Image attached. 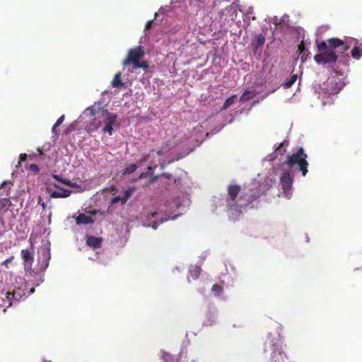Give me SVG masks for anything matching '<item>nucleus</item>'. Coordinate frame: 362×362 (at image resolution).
I'll return each mask as SVG.
<instances>
[{
	"label": "nucleus",
	"instance_id": "f257e3e1",
	"mask_svg": "<svg viewBox=\"0 0 362 362\" xmlns=\"http://www.w3.org/2000/svg\"><path fill=\"white\" fill-rule=\"evenodd\" d=\"M349 49L350 45L339 38L333 37L318 42V64H333L336 62L338 54L344 56Z\"/></svg>",
	"mask_w": 362,
	"mask_h": 362
},
{
	"label": "nucleus",
	"instance_id": "f03ea898",
	"mask_svg": "<svg viewBox=\"0 0 362 362\" xmlns=\"http://www.w3.org/2000/svg\"><path fill=\"white\" fill-rule=\"evenodd\" d=\"M86 112L90 119V125L88 130L96 129L100 127L102 121L105 122L106 124L103 129L104 132H107L109 135L112 134V125L117 119V115L110 113L108 110L103 108H94L89 107L86 110Z\"/></svg>",
	"mask_w": 362,
	"mask_h": 362
},
{
	"label": "nucleus",
	"instance_id": "7ed1b4c3",
	"mask_svg": "<svg viewBox=\"0 0 362 362\" xmlns=\"http://www.w3.org/2000/svg\"><path fill=\"white\" fill-rule=\"evenodd\" d=\"M240 191V187L238 185H230L228 187V197L226 199V211L230 219L235 221L238 219L242 214L239 207V199L237 201L238 195Z\"/></svg>",
	"mask_w": 362,
	"mask_h": 362
},
{
	"label": "nucleus",
	"instance_id": "20e7f679",
	"mask_svg": "<svg viewBox=\"0 0 362 362\" xmlns=\"http://www.w3.org/2000/svg\"><path fill=\"white\" fill-rule=\"evenodd\" d=\"M307 156L304 153L303 149L300 148L296 153H293L291 156L288 155L287 156L286 163L290 167L298 165L299 167V170L302 172V175L305 176L308 172V163L305 160Z\"/></svg>",
	"mask_w": 362,
	"mask_h": 362
},
{
	"label": "nucleus",
	"instance_id": "39448f33",
	"mask_svg": "<svg viewBox=\"0 0 362 362\" xmlns=\"http://www.w3.org/2000/svg\"><path fill=\"white\" fill-rule=\"evenodd\" d=\"M144 55L145 52L143 47H135L129 50L127 57L123 60L122 64L124 66L132 65L134 69Z\"/></svg>",
	"mask_w": 362,
	"mask_h": 362
},
{
	"label": "nucleus",
	"instance_id": "423d86ee",
	"mask_svg": "<svg viewBox=\"0 0 362 362\" xmlns=\"http://www.w3.org/2000/svg\"><path fill=\"white\" fill-rule=\"evenodd\" d=\"M293 181V176L288 171L284 172L280 177V182L282 186L283 192L287 198H290Z\"/></svg>",
	"mask_w": 362,
	"mask_h": 362
},
{
	"label": "nucleus",
	"instance_id": "0eeeda50",
	"mask_svg": "<svg viewBox=\"0 0 362 362\" xmlns=\"http://www.w3.org/2000/svg\"><path fill=\"white\" fill-rule=\"evenodd\" d=\"M326 86L323 89L326 90L327 94L336 95L342 89L344 85L338 77H334L327 80Z\"/></svg>",
	"mask_w": 362,
	"mask_h": 362
},
{
	"label": "nucleus",
	"instance_id": "6e6552de",
	"mask_svg": "<svg viewBox=\"0 0 362 362\" xmlns=\"http://www.w3.org/2000/svg\"><path fill=\"white\" fill-rule=\"evenodd\" d=\"M260 196V193L252 192L251 190H250L249 192L243 194L239 199L240 203L238 204L239 207H240V210L243 208L250 206V205L259 198Z\"/></svg>",
	"mask_w": 362,
	"mask_h": 362
},
{
	"label": "nucleus",
	"instance_id": "1a4fd4ad",
	"mask_svg": "<svg viewBox=\"0 0 362 362\" xmlns=\"http://www.w3.org/2000/svg\"><path fill=\"white\" fill-rule=\"evenodd\" d=\"M21 255L23 261L25 269L34 271V269L33 268V264L34 262V252L33 245L31 246L30 250H22L21 252Z\"/></svg>",
	"mask_w": 362,
	"mask_h": 362
},
{
	"label": "nucleus",
	"instance_id": "9d476101",
	"mask_svg": "<svg viewBox=\"0 0 362 362\" xmlns=\"http://www.w3.org/2000/svg\"><path fill=\"white\" fill-rule=\"evenodd\" d=\"M96 214L97 211L95 210H86V214H78V215L76 216V223L77 225L91 224L95 221L94 216Z\"/></svg>",
	"mask_w": 362,
	"mask_h": 362
},
{
	"label": "nucleus",
	"instance_id": "9b49d317",
	"mask_svg": "<svg viewBox=\"0 0 362 362\" xmlns=\"http://www.w3.org/2000/svg\"><path fill=\"white\" fill-rule=\"evenodd\" d=\"M179 215H175L172 217L170 216H168L167 214H163L161 212H156L154 214H151V219H152V226H158L160 224H162L164 223V221H168L169 219H175L177 216Z\"/></svg>",
	"mask_w": 362,
	"mask_h": 362
},
{
	"label": "nucleus",
	"instance_id": "f8f14e48",
	"mask_svg": "<svg viewBox=\"0 0 362 362\" xmlns=\"http://www.w3.org/2000/svg\"><path fill=\"white\" fill-rule=\"evenodd\" d=\"M86 245L92 249H98L102 246L103 238L102 237H95L91 235H86Z\"/></svg>",
	"mask_w": 362,
	"mask_h": 362
},
{
	"label": "nucleus",
	"instance_id": "ddd939ff",
	"mask_svg": "<svg viewBox=\"0 0 362 362\" xmlns=\"http://www.w3.org/2000/svg\"><path fill=\"white\" fill-rule=\"evenodd\" d=\"M134 190H135V189L133 187H130V188L127 189L124 192V195L122 197V196H116V197L112 198L110 203L112 204H117L118 202H121L122 204H125L127 202V200L131 197V196L132 195Z\"/></svg>",
	"mask_w": 362,
	"mask_h": 362
},
{
	"label": "nucleus",
	"instance_id": "4468645a",
	"mask_svg": "<svg viewBox=\"0 0 362 362\" xmlns=\"http://www.w3.org/2000/svg\"><path fill=\"white\" fill-rule=\"evenodd\" d=\"M54 187L59 189L61 192L52 191L50 193V197L52 198H66L71 194L72 191L70 189L61 188L56 184H54Z\"/></svg>",
	"mask_w": 362,
	"mask_h": 362
},
{
	"label": "nucleus",
	"instance_id": "2eb2a0df",
	"mask_svg": "<svg viewBox=\"0 0 362 362\" xmlns=\"http://www.w3.org/2000/svg\"><path fill=\"white\" fill-rule=\"evenodd\" d=\"M22 291L20 288L14 290L13 292H8L6 295V298L8 302V307L12 304L11 300H18L22 296Z\"/></svg>",
	"mask_w": 362,
	"mask_h": 362
},
{
	"label": "nucleus",
	"instance_id": "dca6fc26",
	"mask_svg": "<svg viewBox=\"0 0 362 362\" xmlns=\"http://www.w3.org/2000/svg\"><path fill=\"white\" fill-rule=\"evenodd\" d=\"M298 58L300 59V61L302 62H304L306 60L307 57L309 54V52H308V50L305 48L304 42L303 41L298 45Z\"/></svg>",
	"mask_w": 362,
	"mask_h": 362
},
{
	"label": "nucleus",
	"instance_id": "f3484780",
	"mask_svg": "<svg viewBox=\"0 0 362 362\" xmlns=\"http://www.w3.org/2000/svg\"><path fill=\"white\" fill-rule=\"evenodd\" d=\"M11 206V202L8 198H4L0 200V215L6 212Z\"/></svg>",
	"mask_w": 362,
	"mask_h": 362
},
{
	"label": "nucleus",
	"instance_id": "a211bd4d",
	"mask_svg": "<svg viewBox=\"0 0 362 362\" xmlns=\"http://www.w3.org/2000/svg\"><path fill=\"white\" fill-rule=\"evenodd\" d=\"M121 76H122L121 72H118L115 75V76L111 82L112 86L113 87L119 88V87L124 86V83L122 81Z\"/></svg>",
	"mask_w": 362,
	"mask_h": 362
},
{
	"label": "nucleus",
	"instance_id": "6ab92c4d",
	"mask_svg": "<svg viewBox=\"0 0 362 362\" xmlns=\"http://www.w3.org/2000/svg\"><path fill=\"white\" fill-rule=\"evenodd\" d=\"M201 273V268L198 266H195L192 267L189 270V276H188V281H189V279L192 278L193 280H197Z\"/></svg>",
	"mask_w": 362,
	"mask_h": 362
},
{
	"label": "nucleus",
	"instance_id": "aec40b11",
	"mask_svg": "<svg viewBox=\"0 0 362 362\" xmlns=\"http://www.w3.org/2000/svg\"><path fill=\"white\" fill-rule=\"evenodd\" d=\"M255 96V93L254 91L247 90L245 91L240 98V102L245 103L250 100Z\"/></svg>",
	"mask_w": 362,
	"mask_h": 362
},
{
	"label": "nucleus",
	"instance_id": "412c9836",
	"mask_svg": "<svg viewBox=\"0 0 362 362\" xmlns=\"http://www.w3.org/2000/svg\"><path fill=\"white\" fill-rule=\"evenodd\" d=\"M42 252H43V255L45 256V262H43V264H42L40 265V270H45L48 267V264H49V260L50 259V256H49V251L47 249H43L42 250Z\"/></svg>",
	"mask_w": 362,
	"mask_h": 362
},
{
	"label": "nucleus",
	"instance_id": "4be33fe9",
	"mask_svg": "<svg viewBox=\"0 0 362 362\" xmlns=\"http://www.w3.org/2000/svg\"><path fill=\"white\" fill-rule=\"evenodd\" d=\"M11 185L12 183L11 182H3L0 187V194L4 195L3 192H5L6 195H8V192L10 191Z\"/></svg>",
	"mask_w": 362,
	"mask_h": 362
},
{
	"label": "nucleus",
	"instance_id": "5701e85b",
	"mask_svg": "<svg viewBox=\"0 0 362 362\" xmlns=\"http://www.w3.org/2000/svg\"><path fill=\"white\" fill-rule=\"evenodd\" d=\"M351 53L353 58L359 59L362 57V48L359 46H355Z\"/></svg>",
	"mask_w": 362,
	"mask_h": 362
},
{
	"label": "nucleus",
	"instance_id": "b1692460",
	"mask_svg": "<svg viewBox=\"0 0 362 362\" xmlns=\"http://www.w3.org/2000/svg\"><path fill=\"white\" fill-rule=\"evenodd\" d=\"M298 78L297 74L292 75L289 78H287L283 86L286 88H288L293 86V84L296 81Z\"/></svg>",
	"mask_w": 362,
	"mask_h": 362
},
{
	"label": "nucleus",
	"instance_id": "393cba45",
	"mask_svg": "<svg viewBox=\"0 0 362 362\" xmlns=\"http://www.w3.org/2000/svg\"><path fill=\"white\" fill-rule=\"evenodd\" d=\"M52 177L55 180H57L64 185H66L69 187H74V185L73 184L72 182H71L70 180H68L66 179L62 178L59 175H53Z\"/></svg>",
	"mask_w": 362,
	"mask_h": 362
},
{
	"label": "nucleus",
	"instance_id": "a878e982",
	"mask_svg": "<svg viewBox=\"0 0 362 362\" xmlns=\"http://www.w3.org/2000/svg\"><path fill=\"white\" fill-rule=\"evenodd\" d=\"M223 286L220 284H215L211 288V291L214 293V295L219 296L223 292Z\"/></svg>",
	"mask_w": 362,
	"mask_h": 362
},
{
	"label": "nucleus",
	"instance_id": "bb28decb",
	"mask_svg": "<svg viewBox=\"0 0 362 362\" xmlns=\"http://www.w3.org/2000/svg\"><path fill=\"white\" fill-rule=\"evenodd\" d=\"M235 97H236V95H233L229 97L228 98H227V100L225 101V103L222 107V110H226L228 107H229L230 105H232L234 103Z\"/></svg>",
	"mask_w": 362,
	"mask_h": 362
},
{
	"label": "nucleus",
	"instance_id": "cd10ccee",
	"mask_svg": "<svg viewBox=\"0 0 362 362\" xmlns=\"http://www.w3.org/2000/svg\"><path fill=\"white\" fill-rule=\"evenodd\" d=\"M148 68H149V64L147 61H144V62L140 61L136 65V66L134 68V69H143L144 71H147Z\"/></svg>",
	"mask_w": 362,
	"mask_h": 362
},
{
	"label": "nucleus",
	"instance_id": "c85d7f7f",
	"mask_svg": "<svg viewBox=\"0 0 362 362\" xmlns=\"http://www.w3.org/2000/svg\"><path fill=\"white\" fill-rule=\"evenodd\" d=\"M137 169L136 164H132L130 166L126 168L123 171V175H129L133 173Z\"/></svg>",
	"mask_w": 362,
	"mask_h": 362
},
{
	"label": "nucleus",
	"instance_id": "c756f323",
	"mask_svg": "<svg viewBox=\"0 0 362 362\" xmlns=\"http://www.w3.org/2000/svg\"><path fill=\"white\" fill-rule=\"evenodd\" d=\"M256 42H257V46H262L264 45V43L265 42V38L262 35H257V37L256 38Z\"/></svg>",
	"mask_w": 362,
	"mask_h": 362
},
{
	"label": "nucleus",
	"instance_id": "7c9ffc66",
	"mask_svg": "<svg viewBox=\"0 0 362 362\" xmlns=\"http://www.w3.org/2000/svg\"><path fill=\"white\" fill-rule=\"evenodd\" d=\"M64 119V115H62L55 122V124L53 125L52 129L54 130L57 127L61 125V124L63 122Z\"/></svg>",
	"mask_w": 362,
	"mask_h": 362
},
{
	"label": "nucleus",
	"instance_id": "2f4dec72",
	"mask_svg": "<svg viewBox=\"0 0 362 362\" xmlns=\"http://www.w3.org/2000/svg\"><path fill=\"white\" fill-rule=\"evenodd\" d=\"M283 146H284V143H281L279 146L276 149V153H278V154H283L286 150L285 149H283Z\"/></svg>",
	"mask_w": 362,
	"mask_h": 362
},
{
	"label": "nucleus",
	"instance_id": "473e14b6",
	"mask_svg": "<svg viewBox=\"0 0 362 362\" xmlns=\"http://www.w3.org/2000/svg\"><path fill=\"white\" fill-rule=\"evenodd\" d=\"M29 170H30L31 171H33L36 173H39V171H40V168H39L38 165L36 164L30 165Z\"/></svg>",
	"mask_w": 362,
	"mask_h": 362
},
{
	"label": "nucleus",
	"instance_id": "72a5a7b5",
	"mask_svg": "<svg viewBox=\"0 0 362 362\" xmlns=\"http://www.w3.org/2000/svg\"><path fill=\"white\" fill-rule=\"evenodd\" d=\"M156 168V165L155 166H148V168H147V171L146 173H148V175H151V174H153V169H155Z\"/></svg>",
	"mask_w": 362,
	"mask_h": 362
},
{
	"label": "nucleus",
	"instance_id": "f704fd0d",
	"mask_svg": "<svg viewBox=\"0 0 362 362\" xmlns=\"http://www.w3.org/2000/svg\"><path fill=\"white\" fill-rule=\"evenodd\" d=\"M27 158V154L26 153H21L19 156L20 161H24Z\"/></svg>",
	"mask_w": 362,
	"mask_h": 362
},
{
	"label": "nucleus",
	"instance_id": "c9c22d12",
	"mask_svg": "<svg viewBox=\"0 0 362 362\" xmlns=\"http://www.w3.org/2000/svg\"><path fill=\"white\" fill-rule=\"evenodd\" d=\"M147 176H148V173H146V172H144V173H141L140 174V175H139V179H143V178L146 177Z\"/></svg>",
	"mask_w": 362,
	"mask_h": 362
},
{
	"label": "nucleus",
	"instance_id": "e433bc0d",
	"mask_svg": "<svg viewBox=\"0 0 362 362\" xmlns=\"http://www.w3.org/2000/svg\"><path fill=\"white\" fill-rule=\"evenodd\" d=\"M147 176H148V173H146V172H144V173H141L140 174V175H139V179H143V178L146 177Z\"/></svg>",
	"mask_w": 362,
	"mask_h": 362
},
{
	"label": "nucleus",
	"instance_id": "4c0bfd02",
	"mask_svg": "<svg viewBox=\"0 0 362 362\" xmlns=\"http://www.w3.org/2000/svg\"><path fill=\"white\" fill-rule=\"evenodd\" d=\"M110 190L111 192H115L117 191V189L116 186L112 185V186L110 187Z\"/></svg>",
	"mask_w": 362,
	"mask_h": 362
},
{
	"label": "nucleus",
	"instance_id": "58836bf2",
	"mask_svg": "<svg viewBox=\"0 0 362 362\" xmlns=\"http://www.w3.org/2000/svg\"><path fill=\"white\" fill-rule=\"evenodd\" d=\"M151 24H152V21H148L147 23L146 24V28L148 29L151 26Z\"/></svg>",
	"mask_w": 362,
	"mask_h": 362
},
{
	"label": "nucleus",
	"instance_id": "ea45409f",
	"mask_svg": "<svg viewBox=\"0 0 362 362\" xmlns=\"http://www.w3.org/2000/svg\"><path fill=\"white\" fill-rule=\"evenodd\" d=\"M148 157H149V155L144 156L143 159L141 160V162L147 160L148 159Z\"/></svg>",
	"mask_w": 362,
	"mask_h": 362
},
{
	"label": "nucleus",
	"instance_id": "a19ab883",
	"mask_svg": "<svg viewBox=\"0 0 362 362\" xmlns=\"http://www.w3.org/2000/svg\"><path fill=\"white\" fill-rule=\"evenodd\" d=\"M198 2H200V3H204L205 2L206 0H196Z\"/></svg>",
	"mask_w": 362,
	"mask_h": 362
},
{
	"label": "nucleus",
	"instance_id": "79ce46f5",
	"mask_svg": "<svg viewBox=\"0 0 362 362\" xmlns=\"http://www.w3.org/2000/svg\"><path fill=\"white\" fill-rule=\"evenodd\" d=\"M33 239V235L31 234L30 236V240L32 241Z\"/></svg>",
	"mask_w": 362,
	"mask_h": 362
},
{
	"label": "nucleus",
	"instance_id": "37998d69",
	"mask_svg": "<svg viewBox=\"0 0 362 362\" xmlns=\"http://www.w3.org/2000/svg\"><path fill=\"white\" fill-rule=\"evenodd\" d=\"M314 59L317 62V54L314 56Z\"/></svg>",
	"mask_w": 362,
	"mask_h": 362
},
{
	"label": "nucleus",
	"instance_id": "c03bdc74",
	"mask_svg": "<svg viewBox=\"0 0 362 362\" xmlns=\"http://www.w3.org/2000/svg\"><path fill=\"white\" fill-rule=\"evenodd\" d=\"M272 341H269V344L271 346L272 345Z\"/></svg>",
	"mask_w": 362,
	"mask_h": 362
},
{
	"label": "nucleus",
	"instance_id": "a18cd8bd",
	"mask_svg": "<svg viewBox=\"0 0 362 362\" xmlns=\"http://www.w3.org/2000/svg\"><path fill=\"white\" fill-rule=\"evenodd\" d=\"M46 232H47V229L45 228V229L44 230V232H43V233H45Z\"/></svg>",
	"mask_w": 362,
	"mask_h": 362
},
{
	"label": "nucleus",
	"instance_id": "49530a36",
	"mask_svg": "<svg viewBox=\"0 0 362 362\" xmlns=\"http://www.w3.org/2000/svg\"><path fill=\"white\" fill-rule=\"evenodd\" d=\"M30 292H34V288H32V289L30 290Z\"/></svg>",
	"mask_w": 362,
	"mask_h": 362
},
{
	"label": "nucleus",
	"instance_id": "de8ad7c7",
	"mask_svg": "<svg viewBox=\"0 0 362 362\" xmlns=\"http://www.w3.org/2000/svg\"><path fill=\"white\" fill-rule=\"evenodd\" d=\"M156 179H157V177H155L153 178V181H154V180H156Z\"/></svg>",
	"mask_w": 362,
	"mask_h": 362
}]
</instances>
